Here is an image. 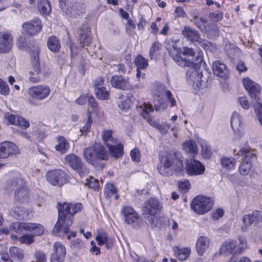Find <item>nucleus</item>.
<instances>
[{"label": "nucleus", "mask_w": 262, "mask_h": 262, "mask_svg": "<svg viewBox=\"0 0 262 262\" xmlns=\"http://www.w3.org/2000/svg\"><path fill=\"white\" fill-rule=\"evenodd\" d=\"M157 93H155V95H157L158 97H160L164 92H166L165 86L161 83H157L155 85Z\"/></svg>", "instance_id": "052dcab7"}, {"label": "nucleus", "mask_w": 262, "mask_h": 262, "mask_svg": "<svg viewBox=\"0 0 262 262\" xmlns=\"http://www.w3.org/2000/svg\"><path fill=\"white\" fill-rule=\"evenodd\" d=\"M16 45L17 47L20 49H25L27 47L26 39L24 36H19L17 40Z\"/></svg>", "instance_id": "4d7b16f0"}, {"label": "nucleus", "mask_w": 262, "mask_h": 262, "mask_svg": "<svg viewBox=\"0 0 262 262\" xmlns=\"http://www.w3.org/2000/svg\"><path fill=\"white\" fill-rule=\"evenodd\" d=\"M88 103L89 105L92 107V111L93 112H96L98 109V103L95 98L92 96L89 97Z\"/></svg>", "instance_id": "e2e57ef3"}, {"label": "nucleus", "mask_w": 262, "mask_h": 262, "mask_svg": "<svg viewBox=\"0 0 262 262\" xmlns=\"http://www.w3.org/2000/svg\"><path fill=\"white\" fill-rule=\"evenodd\" d=\"M37 7L43 15H48L51 11V7L48 0H38Z\"/></svg>", "instance_id": "72a5a7b5"}, {"label": "nucleus", "mask_w": 262, "mask_h": 262, "mask_svg": "<svg viewBox=\"0 0 262 262\" xmlns=\"http://www.w3.org/2000/svg\"><path fill=\"white\" fill-rule=\"evenodd\" d=\"M60 41L56 36H52L49 38L48 47L52 52H58L60 49Z\"/></svg>", "instance_id": "c9c22d12"}, {"label": "nucleus", "mask_w": 262, "mask_h": 262, "mask_svg": "<svg viewBox=\"0 0 262 262\" xmlns=\"http://www.w3.org/2000/svg\"><path fill=\"white\" fill-rule=\"evenodd\" d=\"M57 144L55 146V149L61 154H65L70 148V145L67 140L62 136L56 137Z\"/></svg>", "instance_id": "cd10ccee"}, {"label": "nucleus", "mask_w": 262, "mask_h": 262, "mask_svg": "<svg viewBox=\"0 0 262 262\" xmlns=\"http://www.w3.org/2000/svg\"><path fill=\"white\" fill-rule=\"evenodd\" d=\"M182 34L185 38L191 41L201 42L202 40L198 31L189 27H185L182 31Z\"/></svg>", "instance_id": "a878e982"}, {"label": "nucleus", "mask_w": 262, "mask_h": 262, "mask_svg": "<svg viewBox=\"0 0 262 262\" xmlns=\"http://www.w3.org/2000/svg\"><path fill=\"white\" fill-rule=\"evenodd\" d=\"M39 51V48L37 46H33L32 49L30 50V55L32 58H34V61L32 68L29 72V80L33 83L39 82L42 78L41 77V69L38 57Z\"/></svg>", "instance_id": "0eeeda50"}, {"label": "nucleus", "mask_w": 262, "mask_h": 262, "mask_svg": "<svg viewBox=\"0 0 262 262\" xmlns=\"http://www.w3.org/2000/svg\"><path fill=\"white\" fill-rule=\"evenodd\" d=\"M212 70L214 74L220 77L226 78L228 76L226 66L219 60L215 61L213 63Z\"/></svg>", "instance_id": "393cba45"}, {"label": "nucleus", "mask_w": 262, "mask_h": 262, "mask_svg": "<svg viewBox=\"0 0 262 262\" xmlns=\"http://www.w3.org/2000/svg\"><path fill=\"white\" fill-rule=\"evenodd\" d=\"M223 215L224 211L221 208H218L215 211L212 212V216L214 220H217L221 217Z\"/></svg>", "instance_id": "774afa93"}, {"label": "nucleus", "mask_w": 262, "mask_h": 262, "mask_svg": "<svg viewBox=\"0 0 262 262\" xmlns=\"http://www.w3.org/2000/svg\"><path fill=\"white\" fill-rule=\"evenodd\" d=\"M253 151V150L250 151L244 148L240 149L236 154H235V149L233 151L235 155L236 154L237 155L244 157V159H242V162L239 167V172L243 176L248 174L252 166V160L256 158V156Z\"/></svg>", "instance_id": "6e6552de"}, {"label": "nucleus", "mask_w": 262, "mask_h": 262, "mask_svg": "<svg viewBox=\"0 0 262 262\" xmlns=\"http://www.w3.org/2000/svg\"><path fill=\"white\" fill-rule=\"evenodd\" d=\"M112 130H104L102 133V139L107 147L117 143V139L112 136Z\"/></svg>", "instance_id": "2f4dec72"}, {"label": "nucleus", "mask_w": 262, "mask_h": 262, "mask_svg": "<svg viewBox=\"0 0 262 262\" xmlns=\"http://www.w3.org/2000/svg\"><path fill=\"white\" fill-rule=\"evenodd\" d=\"M50 92L49 86L39 85L30 88L28 90V94L34 99L42 100L48 97Z\"/></svg>", "instance_id": "ddd939ff"}, {"label": "nucleus", "mask_w": 262, "mask_h": 262, "mask_svg": "<svg viewBox=\"0 0 262 262\" xmlns=\"http://www.w3.org/2000/svg\"><path fill=\"white\" fill-rule=\"evenodd\" d=\"M130 155L133 161L136 162H140L141 154L140 150L138 148H134L131 150Z\"/></svg>", "instance_id": "5fc2aeb1"}, {"label": "nucleus", "mask_w": 262, "mask_h": 262, "mask_svg": "<svg viewBox=\"0 0 262 262\" xmlns=\"http://www.w3.org/2000/svg\"><path fill=\"white\" fill-rule=\"evenodd\" d=\"M90 31L88 29H81L79 31V40L81 43L84 45H89L91 42V38L89 35Z\"/></svg>", "instance_id": "ea45409f"}, {"label": "nucleus", "mask_w": 262, "mask_h": 262, "mask_svg": "<svg viewBox=\"0 0 262 262\" xmlns=\"http://www.w3.org/2000/svg\"><path fill=\"white\" fill-rule=\"evenodd\" d=\"M19 241L22 244H30L33 242V238L31 235H24L19 238Z\"/></svg>", "instance_id": "bf43d9fd"}, {"label": "nucleus", "mask_w": 262, "mask_h": 262, "mask_svg": "<svg viewBox=\"0 0 262 262\" xmlns=\"http://www.w3.org/2000/svg\"><path fill=\"white\" fill-rule=\"evenodd\" d=\"M223 16L224 13L221 11H215L210 12L208 15L211 20L216 22L221 21L223 19Z\"/></svg>", "instance_id": "8fccbe9b"}, {"label": "nucleus", "mask_w": 262, "mask_h": 262, "mask_svg": "<svg viewBox=\"0 0 262 262\" xmlns=\"http://www.w3.org/2000/svg\"><path fill=\"white\" fill-rule=\"evenodd\" d=\"M238 101L241 106L244 109H248L249 107V103L245 97H240L238 98Z\"/></svg>", "instance_id": "69168bd1"}, {"label": "nucleus", "mask_w": 262, "mask_h": 262, "mask_svg": "<svg viewBox=\"0 0 262 262\" xmlns=\"http://www.w3.org/2000/svg\"><path fill=\"white\" fill-rule=\"evenodd\" d=\"M28 226L27 232H30L34 235H40L44 233V228L40 224L28 223Z\"/></svg>", "instance_id": "e433bc0d"}, {"label": "nucleus", "mask_w": 262, "mask_h": 262, "mask_svg": "<svg viewBox=\"0 0 262 262\" xmlns=\"http://www.w3.org/2000/svg\"><path fill=\"white\" fill-rule=\"evenodd\" d=\"M143 108V111L144 112V114H143V117L144 119H145L149 124L155 127V128H157V126L159 125V123L156 122L155 120H153L150 117L148 116V114L150 112H152L154 111V109L152 106L150 104H147L144 103L143 106L142 107Z\"/></svg>", "instance_id": "c756f323"}, {"label": "nucleus", "mask_w": 262, "mask_h": 262, "mask_svg": "<svg viewBox=\"0 0 262 262\" xmlns=\"http://www.w3.org/2000/svg\"><path fill=\"white\" fill-rule=\"evenodd\" d=\"M83 156L84 160L92 165L99 167L98 161L107 160L108 155L105 148L99 143H95L84 149Z\"/></svg>", "instance_id": "20e7f679"}, {"label": "nucleus", "mask_w": 262, "mask_h": 262, "mask_svg": "<svg viewBox=\"0 0 262 262\" xmlns=\"http://www.w3.org/2000/svg\"><path fill=\"white\" fill-rule=\"evenodd\" d=\"M87 185L90 188L96 190L99 187V182L94 178L91 177L87 179Z\"/></svg>", "instance_id": "6e6d98bb"}, {"label": "nucleus", "mask_w": 262, "mask_h": 262, "mask_svg": "<svg viewBox=\"0 0 262 262\" xmlns=\"http://www.w3.org/2000/svg\"><path fill=\"white\" fill-rule=\"evenodd\" d=\"M64 161L66 164L69 165L80 177H84L88 174V170L83 164L80 158L76 155L70 154L67 155L64 158Z\"/></svg>", "instance_id": "9d476101"}, {"label": "nucleus", "mask_w": 262, "mask_h": 262, "mask_svg": "<svg viewBox=\"0 0 262 262\" xmlns=\"http://www.w3.org/2000/svg\"><path fill=\"white\" fill-rule=\"evenodd\" d=\"M243 83L250 97L255 101L253 104L254 111L259 123L262 125V102L260 101L259 98L260 87L248 78H244Z\"/></svg>", "instance_id": "39448f33"}, {"label": "nucleus", "mask_w": 262, "mask_h": 262, "mask_svg": "<svg viewBox=\"0 0 262 262\" xmlns=\"http://www.w3.org/2000/svg\"><path fill=\"white\" fill-rule=\"evenodd\" d=\"M125 222L136 227L139 225L140 219L137 213L131 207H125L121 210Z\"/></svg>", "instance_id": "4468645a"}, {"label": "nucleus", "mask_w": 262, "mask_h": 262, "mask_svg": "<svg viewBox=\"0 0 262 262\" xmlns=\"http://www.w3.org/2000/svg\"><path fill=\"white\" fill-rule=\"evenodd\" d=\"M34 255L37 262H44L46 260V256L45 253L41 251H36Z\"/></svg>", "instance_id": "0e129e2a"}, {"label": "nucleus", "mask_w": 262, "mask_h": 262, "mask_svg": "<svg viewBox=\"0 0 262 262\" xmlns=\"http://www.w3.org/2000/svg\"><path fill=\"white\" fill-rule=\"evenodd\" d=\"M158 201L154 199H150L145 203L144 211L149 215H156L161 209Z\"/></svg>", "instance_id": "4be33fe9"}, {"label": "nucleus", "mask_w": 262, "mask_h": 262, "mask_svg": "<svg viewBox=\"0 0 262 262\" xmlns=\"http://www.w3.org/2000/svg\"><path fill=\"white\" fill-rule=\"evenodd\" d=\"M69 176L63 170L55 169L47 173L48 181L54 186H62L68 181Z\"/></svg>", "instance_id": "9b49d317"}, {"label": "nucleus", "mask_w": 262, "mask_h": 262, "mask_svg": "<svg viewBox=\"0 0 262 262\" xmlns=\"http://www.w3.org/2000/svg\"><path fill=\"white\" fill-rule=\"evenodd\" d=\"M205 169L204 166L200 161L194 159L188 160L186 164V172L189 176L202 174Z\"/></svg>", "instance_id": "f3484780"}, {"label": "nucleus", "mask_w": 262, "mask_h": 262, "mask_svg": "<svg viewBox=\"0 0 262 262\" xmlns=\"http://www.w3.org/2000/svg\"><path fill=\"white\" fill-rule=\"evenodd\" d=\"M236 246V243L234 241H228L221 246L220 252L221 254L232 253Z\"/></svg>", "instance_id": "473e14b6"}, {"label": "nucleus", "mask_w": 262, "mask_h": 262, "mask_svg": "<svg viewBox=\"0 0 262 262\" xmlns=\"http://www.w3.org/2000/svg\"><path fill=\"white\" fill-rule=\"evenodd\" d=\"M109 154L112 157L116 159L121 157L123 155V146L121 144H114L107 146Z\"/></svg>", "instance_id": "bb28decb"}, {"label": "nucleus", "mask_w": 262, "mask_h": 262, "mask_svg": "<svg viewBox=\"0 0 262 262\" xmlns=\"http://www.w3.org/2000/svg\"><path fill=\"white\" fill-rule=\"evenodd\" d=\"M186 76L187 79H189L193 82L199 81V74L194 68H190L187 71Z\"/></svg>", "instance_id": "de8ad7c7"}, {"label": "nucleus", "mask_w": 262, "mask_h": 262, "mask_svg": "<svg viewBox=\"0 0 262 262\" xmlns=\"http://www.w3.org/2000/svg\"><path fill=\"white\" fill-rule=\"evenodd\" d=\"M165 48L168 52L169 55L173 58L177 63L182 67H193L194 56L195 52L192 49L185 48L182 55H181V50L175 42L172 41L165 43Z\"/></svg>", "instance_id": "f257e3e1"}, {"label": "nucleus", "mask_w": 262, "mask_h": 262, "mask_svg": "<svg viewBox=\"0 0 262 262\" xmlns=\"http://www.w3.org/2000/svg\"><path fill=\"white\" fill-rule=\"evenodd\" d=\"M18 153V148L13 143L5 141L0 144V158H6L11 155Z\"/></svg>", "instance_id": "6ab92c4d"}, {"label": "nucleus", "mask_w": 262, "mask_h": 262, "mask_svg": "<svg viewBox=\"0 0 262 262\" xmlns=\"http://www.w3.org/2000/svg\"><path fill=\"white\" fill-rule=\"evenodd\" d=\"M210 241L209 238L205 236H200L197 240L195 248L198 254L200 256H202L203 253L210 247Z\"/></svg>", "instance_id": "b1692460"}, {"label": "nucleus", "mask_w": 262, "mask_h": 262, "mask_svg": "<svg viewBox=\"0 0 262 262\" xmlns=\"http://www.w3.org/2000/svg\"><path fill=\"white\" fill-rule=\"evenodd\" d=\"M14 199L16 201L24 204V206L27 205L29 201V193L26 185L24 187L16 189L14 192Z\"/></svg>", "instance_id": "5701e85b"}, {"label": "nucleus", "mask_w": 262, "mask_h": 262, "mask_svg": "<svg viewBox=\"0 0 262 262\" xmlns=\"http://www.w3.org/2000/svg\"><path fill=\"white\" fill-rule=\"evenodd\" d=\"M118 107L122 112L127 111L130 107L129 101L127 99L121 101L118 103Z\"/></svg>", "instance_id": "864d4df0"}, {"label": "nucleus", "mask_w": 262, "mask_h": 262, "mask_svg": "<svg viewBox=\"0 0 262 262\" xmlns=\"http://www.w3.org/2000/svg\"><path fill=\"white\" fill-rule=\"evenodd\" d=\"M242 222L243 225L242 226V229L243 231H245L253 223L262 222V213L259 211L255 210L251 214L244 215Z\"/></svg>", "instance_id": "a211bd4d"}, {"label": "nucleus", "mask_w": 262, "mask_h": 262, "mask_svg": "<svg viewBox=\"0 0 262 262\" xmlns=\"http://www.w3.org/2000/svg\"><path fill=\"white\" fill-rule=\"evenodd\" d=\"M95 93L100 100H107L109 98L110 93L105 87L95 88Z\"/></svg>", "instance_id": "79ce46f5"}, {"label": "nucleus", "mask_w": 262, "mask_h": 262, "mask_svg": "<svg viewBox=\"0 0 262 262\" xmlns=\"http://www.w3.org/2000/svg\"><path fill=\"white\" fill-rule=\"evenodd\" d=\"M161 45L158 41L152 43L149 50V56L151 59H154L157 56V52L161 49Z\"/></svg>", "instance_id": "49530a36"}, {"label": "nucleus", "mask_w": 262, "mask_h": 262, "mask_svg": "<svg viewBox=\"0 0 262 262\" xmlns=\"http://www.w3.org/2000/svg\"><path fill=\"white\" fill-rule=\"evenodd\" d=\"M183 148L186 152L195 154L197 152L195 143L190 140L186 141L183 144Z\"/></svg>", "instance_id": "a19ab883"}, {"label": "nucleus", "mask_w": 262, "mask_h": 262, "mask_svg": "<svg viewBox=\"0 0 262 262\" xmlns=\"http://www.w3.org/2000/svg\"><path fill=\"white\" fill-rule=\"evenodd\" d=\"M23 33L27 35L34 36L41 30L42 26L39 19H34L23 24Z\"/></svg>", "instance_id": "dca6fc26"}, {"label": "nucleus", "mask_w": 262, "mask_h": 262, "mask_svg": "<svg viewBox=\"0 0 262 262\" xmlns=\"http://www.w3.org/2000/svg\"><path fill=\"white\" fill-rule=\"evenodd\" d=\"M9 251L10 257L15 260H20L24 258V251L18 247H11Z\"/></svg>", "instance_id": "4c0bfd02"}, {"label": "nucleus", "mask_w": 262, "mask_h": 262, "mask_svg": "<svg viewBox=\"0 0 262 262\" xmlns=\"http://www.w3.org/2000/svg\"><path fill=\"white\" fill-rule=\"evenodd\" d=\"M5 118L10 124L19 126L23 129H26L29 126V122L18 115L8 113L5 114Z\"/></svg>", "instance_id": "412c9836"}, {"label": "nucleus", "mask_w": 262, "mask_h": 262, "mask_svg": "<svg viewBox=\"0 0 262 262\" xmlns=\"http://www.w3.org/2000/svg\"><path fill=\"white\" fill-rule=\"evenodd\" d=\"M201 152L203 157L205 159H209L211 156V151L210 147L206 146H202Z\"/></svg>", "instance_id": "680f3d73"}, {"label": "nucleus", "mask_w": 262, "mask_h": 262, "mask_svg": "<svg viewBox=\"0 0 262 262\" xmlns=\"http://www.w3.org/2000/svg\"><path fill=\"white\" fill-rule=\"evenodd\" d=\"M231 126L235 133L241 132V117L237 112H234L231 118Z\"/></svg>", "instance_id": "7c9ffc66"}, {"label": "nucleus", "mask_w": 262, "mask_h": 262, "mask_svg": "<svg viewBox=\"0 0 262 262\" xmlns=\"http://www.w3.org/2000/svg\"><path fill=\"white\" fill-rule=\"evenodd\" d=\"M160 163L158 165L159 172L164 176H169L173 171L180 173L183 168V161L178 159L175 154L168 153L160 158Z\"/></svg>", "instance_id": "7ed1b4c3"}, {"label": "nucleus", "mask_w": 262, "mask_h": 262, "mask_svg": "<svg viewBox=\"0 0 262 262\" xmlns=\"http://www.w3.org/2000/svg\"><path fill=\"white\" fill-rule=\"evenodd\" d=\"M179 188L183 193L186 192L190 188V184L188 181L179 183Z\"/></svg>", "instance_id": "13d9d810"}, {"label": "nucleus", "mask_w": 262, "mask_h": 262, "mask_svg": "<svg viewBox=\"0 0 262 262\" xmlns=\"http://www.w3.org/2000/svg\"><path fill=\"white\" fill-rule=\"evenodd\" d=\"M88 116V120L86 123L85 124L84 126L82 127V128L80 129V132H81V134L84 135H86L88 131L90 128L93 120L91 116V113L89 110L87 112Z\"/></svg>", "instance_id": "09e8293b"}, {"label": "nucleus", "mask_w": 262, "mask_h": 262, "mask_svg": "<svg viewBox=\"0 0 262 262\" xmlns=\"http://www.w3.org/2000/svg\"><path fill=\"white\" fill-rule=\"evenodd\" d=\"M25 182L21 178H14L8 181L7 183L6 188L9 190H13L16 188H20L25 185Z\"/></svg>", "instance_id": "f704fd0d"}, {"label": "nucleus", "mask_w": 262, "mask_h": 262, "mask_svg": "<svg viewBox=\"0 0 262 262\" xmlns=\"http://www.w3.org/2000/svg\"><path fill=\"white\" fill-rule=\"evenodd\" d=\"M222 166L226 169L230 170L234 168L236 161L232 158H223L221 160Z\"/></svg>", "instance_id": "c03bdc74"}, {"label": "nucleus", "mask_w": 262, "mask_h": 262, "mask_svg": "<svg viewBox=\"0 0 262 262\" xmlns=\"http://www.w3.org/2000/svg\"><path fill=\"white\" fill-rule=\"evenodd\" d=\"M28 223L15 222L11 224L10 228L11 230L19 233L20 234H24L27 232V228L28 227Z\"/></svg>", "instance_id": "58836bf2"}, {"label": "nucleus", "mask_w": 262, "mask_h": 262, "mask_svg": "<svg viewBox=\"0 0 262 262\" xmlns=\"http://www.w3.org/2000/svg\"><path fill=\"white\" fill-rule=\"evenodd\" d=\"M13 45L12 35L8 32H0V54L9 52Z\"/></svg>", "instance_id": "2eb2a0df"}, {"label": "nucleus", "mask_w": 262, "mask_h": 262, "mask_svg": "<svg viewBox=\"0 0 262 262\" xmlns=\"http://www.w3.org/2000/svg\"><path fill=\"white\" fill-rule=\"evenodd\" d=\"M96 240L99 246H102L104 245V243H107V242H108V238L106 233L102 232L97 234Z\"/></svg>", "instance_id": "603ef678"}, {"label": "nucleus", "mask_w": 262, "mask_h": 262, "mask_svg": "<svg viewBox=\"0 0 262 262\" xmlns=\"http://www.w3.org/2000/svg\"><path fill=\"white\" fill-rule=\"evenodd\" d=\"M9 93L10 89L7 82L0 78V94L7 96Z\"/></svg>", "instance_id": "3c124183"}, {"label": "nucleus", "mask_w": 262, "mask_h": 262, "mask_svg": "<svg viewBox=\"0 0 262 262\" xmlns=\"http://www.w3.org/2000/svg\"><path fill=\"white\" fill-rule=\"evenodd\" d=\"M146 219V223L148 225L155 226L157 224V219L155 217V215H149Z\"/></svg>", "instance_id": "338daca9"}, {"label": "nucleus", "mask_w": 262, "mask_h": 262, "mask_svg": "<svg viewBox=\"0 0 262 262\" xmlns=\"http://www.w3.org/2000/svg\"><path fill=\"white\" fill-rule=\"evenodd\" d=\"M135 64L138 69L143 70L148 66V61L143 56L141 55L137 56L135 59Z\"/></svg>", "instance_id": "37998d69"}, {"label": "nucleus", "mask_w": 262, "mask_h": 262, "mask_svg": "<svg viewBox=\"0 0 262 262\" xmlns=\"http://www.w3.org/2000/svg\"><path fill=\"white\" fill-rule=\"evenodd\" d=\"M32 212V209L30 208H26L25 206H19L15 207L13 210V213L20 219H26L29 217L30 213Z\"/></svg>", "instance_id": "c85d7f7f"}, {"label": "nucleus", "mask_w": 262, "mask_h": 262, "mask_svg": "<svg viewBox=\"0 0 262 262\" xmlns=\"http://www.w3.org/2000/svg\"><path fill=\"white\" fill-rule=\"evenodd\" d=\"M175 254L177 258L180 260H186L190 253V250L188 248L177 249V251H174Z\"/></svg>", "instance_id": "a18cd8bd"}, {"label": "nucleus", "mask_w": 262, "mask_h": 262, "mask_svg": "<svg viewBox=\"0 0 262 262\" xmlns=\"http://www.w3.org/2000/svg\"><path fill=\"white\" fill-rule=\"evenodd\" d=\"M112 86L115 88L128 91L139 88L138 85L132 84L128 77L123 76H113L110 80Z\"/></svg>", "instance_id": "f8f14e48"}, {"label": "nucleus", "mask_w": 262, "mask_h": 262, "mask_svg": "<svg viewBox=\"0 0 262 262\" xmlns=\"http://www.w3.org/2000/svg\"><path fill=\"white\" fill-rule=\"evenodd\" d=\"M72 204L63 203H58V219L54 226L53 231L61 236L69 232V227L72 224L71 214Z\"/></svg>", "instance_id": "f03ea898"}, {"label": "nucleus", "mask_w": 262, "mask_h": 262, "mask_svg": "<svg viewBox=\"0 0 262 262\" xmlns=\"http://www.w3.org/2000/svg\"><path fill=\"white\" fill-rule=\"evenodd\" d=\"M53 253L51 257V262H63L66 254L64 246L59 242H55L53 245Z\"/></svg>", "instance_id": "aec40b11"}, {"label": "nucleus", "mask_w": 262, "mask_h": 262, "mask_svg": "<svg viewBox=\"0 0 262 262\" xmlns=\"http://www.w3.org/2000/svg\"><path fill=\"white\" fill-rule=\"evenodd\" d=\"M60 8L67 15L71 17L80 16L84 12V4L76 0H58Z\"/></svg>", "instance_id": "423d86ee"}, {"label": "nucleus", "mask_w": 262, "mask_h": 262, "mask_svg": "<svg viewBox=\"0 0 262 262\" xmlns=\"http://www.w3.org/2000/svg\"><path fill=\"white\" fill-rule=\"evenodd\" d=\"M213 205L210 199L204 196H197L191 202L192 209L198 214H203L210 210Z\"/></svg>", "instance_id": "1a4fd4ad"}]
</instances>
